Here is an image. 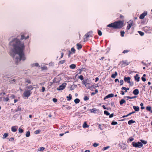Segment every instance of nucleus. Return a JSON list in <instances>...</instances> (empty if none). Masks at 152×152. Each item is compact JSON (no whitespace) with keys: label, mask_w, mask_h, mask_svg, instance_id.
I'll list each match as a JSON object with an SVG mask.
<instances>
[{"label":"nucleus","mask_w":152,"mask_h":152,"mask_svg":"<svg viewBox=\"0 0 152 152\" xmlns=\"http://www.w3.org/2000/svg\"><path fill=\"white\" fill-rule=\"evenodd\" d=\"M10 45L12 46V51L15 54L19 55L20 58H16V63L18 64V61L21 60L24 61L26 59L24 53L25 46L24 43L22 42L19 39L15 38L10 42L9 43Z\"/></svg>","instance_id":"f257e3e1"},{"label":"nucleus","mask_w":152,"mask_h":152,"mask_svg":"<svg viewBox=\"0 0 152 152\" xmlns=\"http://www.w3.org/2000/svg\"><path fill=\"white\" fill-rule=\"evenodd\" d=\"M124 26V21L118 20L111 23L107 27L111 28L113 29H120Z\"/></svg>","instance_id":"f03ea898"},{"label":"nucleus","mask_w":152,"mask_h":152,"mask_svg":"<svg viewBox=\"0 0 152 152\" xmlns=\"http://www.w3.org/2000/svg\"><path fill=\"white\" fill-rule=\"evenodd\" d=\"M132 144L133 147L136 148H140L143 146L142 143L139 142H132Z\"/></svg>","instance_id":"7ed1b4c3"},{"label":"nucleus","mask_w":152,"mask_h":152,"mask_svg":"<svg viewBox=\"0 0 152 152\" xmlns=\"http://www.w3.org/2000/svg\"><path fill=\"white\" fill-rule=\"evenodd\" d=\"M31 90H27L24 91L23 94V97L28 98L31 94Z\"/></svg>","instance_id":"20e7f679"},{"label":"nucleus","mask_w":152,"mask_h":152,"mask_svg":"<svg viewBox=\"0 0 152 152\" xmlns=\"http://www.w3.org/2000/svg\"><path fill=\"white\" fill-rule=\"evenodd\" d=\"M134 25V24L133 23V21L132 20H129L128 22V25L127 26L126 29L129 30L130 28L131 27Z\"/></svg>","instance_id":"39448f33"},{"label":"nucleus","mask_w":152,"mask_h":152,"mask_svg":"<svg viewBox=\"0 0 152 152\" xmlns=\"http://www.w3.org/2000/svg\"><path fill=\"white\" fill-rule=\"evenodd\" d=\"M66 85V83H64L57 88V90L58 91L62 90L65 88Z\"/></svg>","instance_id":"423d86ee"},{"label":"nucleus","mask_w":152,"mask_h":152,"mask_svg":"<svg viewBox=\"0 0 152 152\" xmlns=\"http://www.w3.org/2000/svg\"><path fill=\"white\" fill-rule=\"evenodd\" d=\"M121 64V66L122 67H125L126 66L128 65L129 64V63L127 61H123L120 62Z\"/></svg>","instance_id":"0eeeda50"},{"label":"nucleus","mask_w":152,"mask_h":152,"mask_svg":"<svg viewBox=\"0 0 152 152\" xmlns=\"http://www.w3.org/2000/svg\"><path fill=\"white\" fill-rule=\"evenodd\" d=\"M119 145L120 147V148L123 150L125 149L126 148V144L122 142L120 143Z\"/></svg>","instance_id":"6e6552de"},{"label":"nucleus","mask_w":152,"mask_h":152,"mask_svg":"<svg viewBox=\"0 0 152 152\" xmlns=\"http://www.w3.org/2000/svg\"><path fill=\"white\" fill-rule=\"evenodd\" d=\"M147 11H145L140 15L139 18L140 19H143L144 18L145 16L147 15Z\"/></svg>","instance_id":"1a4fd4ad"},{"label":"nucleus","mask_w":152,"mask_h":152,"mask_svg":"<svg viewBox=\"0 0 152 152\" xmlns=\"http://www.w3.org/2000/svg\"><path fill=\"white\" fill-rule=\"evenodd\" d=\"M131 77H125L124 78V80L125 82H127L128 83H130V80Z\"/></svg>","instance_id":"9d476101"},{"label":"nucleus","mask_w":152,"mask_h":152,"mask_svg":"<svg viewBox=\"0 0 152 152\" xmlns=\"http://www.w3.org/2000/svg\"><path fill=\"white\" fill-rule=\"evenodd\" d=\"M85 37H86V41H87L88 40V38L90 37H91V36L90 32H88L85 34Z\"/></svg>","instance_id":"9b49d317"},{"label":"nucleus","mask_w":152,"mask_h":152,"mask_svg":"<svg viewBox=\"0 0 152 152\" xmlns=\"http://www.w3.org/2000/svg\"><path fill=\"white\" fill-rule=\"evenodd\" d=\"M114 96V94H108L104 98V99H108L111 97H112Z\"/></svg>","instance_id":"f8f14e48"},{"label":"nucleus","mask_w":152,"mask_h":152,"mask_svg":"<svg viewBox=\"0 0 152 152\" xmlns=\"http://www.w3.org/2000/svg\"><path fill=\"white\" fill-rule=\"evenodd\" d=\"M18 128L17 126H13L11 128V130L13 132H15L17 131Z\"/></svg>","instance_id":"ddd939ff"},{"label":"nucleus","mask_w":152,"mask_h":152,"mask_svg":"<svg viewBox=\"0 0 152 152\" xmlns=\"http://www.w3.org/2000/svg\"><path fill=\"white\" fill-rule=\"evenodd\" d=\"M134 78L135 80L137 82H139V81L140 77H139V75L138 74H136L134 76Z\"/></svg>","instance_id":"4468645a"},{"label":"nucleus","mask_w":152,"mask_h":152,"mask_svg":"<svg viewBox=\"0 0 152 152\" xmlns=\"http://www.w3.org/2000/svg\"><path fill=\"white\" fill-rule=\"evenodd\" d=\"M133 93L134 95H137L139 93V90L137 89H135L133 91Z\"/></svg>","instance_id":"2eb2a0df"},{"label":"nucleus","mask_w":152,"mask_h":152,"mask_svg":"<svg viewBox=\"0 0 152 152\" xmlns=\"http://www.w3.org/2000/svg\"><path fill=\"white\" fill-rule=\"evenodd\" d=\"M29 38V36L28 35L26 37H25L24 35L23 34H21V38L20 39L22 40L24 39H28Z\"/></svg>","instance_id":"dca6fc26"},{"label":"nucleus","mask_w":152,"mask_h":152,"mask_svg":"<svg viewBox=\"0 0 152 152\" xmlns=\"http://www.w3.org/2000/svg\"><path fill=\"white\" fill-rule=\"evenodd\" d=\"M83 68L81 69H79L77 70V75L78 74H80L81 73L82 71L83 70Z\"/></svg>","instance_id":"f3484780"},{"label":"nucleus","mask_w":152,"mask_h":152,"mask_svg":"<svg viewBox=\"0 0 152 152\" xmlns=\"http://www.w3.org/2000/svg\"><path fill=\"white\" fill-rule=\"evenodd\" d=\"M118 75L117 73L116 72H115L114 74H113L111 76V77L112 78H115Z\"/></svg>","instance_id":"a211bd4d"},{"label":"nucleus","mask_w":152,"mask_h":152,"mask_svg":"<svg viewBox=\"0 0 152 152\" xmlns=\"http://www.w3.org/2000/svg\"><path fill=\"white\" fill-rule=\"evenodd\" d=\"M133 108L136 111H138L139 110V107L137 106H133Z\"/></svg>","instance_id":"6ab92c4d"},{"label":"nucleus","mask_w":152,"mask_h":152,"mask_svg":"<svg viewBox=\"0 0 152 152\" xmlns=\"http://www.w3.org/2000/svg\"><path fill=\"white\" fill-rule=\"evenodd\" d=\"M97 110H98L95 108H94L93 109H90V111L91 113H95L96 112Z\"/></svg>","instance_id":"aec40b11"},{"label":"nucleus","mask_w":152,"mask_h":152,"mask_svg":"<svg viewBox=\"0 0 152 152\" xmlns=\"http://www.w3.org/2000/svg\"><path fill=\"white\" fill-rule=\"evenodd\" d=\"M76 46H77V48L78 50H80L82 48V45L79 43L77 44H76Z\"/></svg>","instance_id":"412c9836"},{"label":"nucleus","mask_w":152,"mask_h":152,"mask_svg":"<svg viewBox=\"0 0 152 152\" xmlns=\"http://www.w3.org/2000/svg\"><path fill=\"white\" fill-rule=\"evenodd\" d=\"M16 80L15 79H13L10 80L9 81V82L11 84H15L16 83Z\"/></svg>","instance_id":"4be33fe9"},{"label":"nucleus","mask_w":152,"mask_h":152,"mask_svg":"<svg viewBox=\"0 0 152 152\" xmlns=\"http://www.w3.org/2000/svg\"><path fill=\"white\" fill-rule=\"evenodd\" d=\"M3 100L4 101H5V102H9L10 100L9 97L8 96H7L6 97H3Z\"/></svg>","instance_id":"5701e85b"},{"label":"nucleus","mask_w":152,"mask_h":152,"mask_svg":"<svg viewBox=\"0 0 152 152\" xmlns=\"http://www.w3.org/2000/svg\"><path fill=\"white\" fill-rule=\"evenodd\" d=\"M121 89L123 90H125L124 92H126L127 91V90H129V88H126L124 87H123L121 88Z\"/></svg>","instance_id":"b1692460"},{"label":"nucleus","mask_w":152,"mask_h":152,"mask_svg":"<svg viewBox=\"0 0 152 152\" xmlns=\"http://www.w3.org/2000/svg\"><path fill=\"white\" fill-rule=\"evenodd\" d=\"M76 67V65L74 64H72L69 66V67L71 69H74Z\"/></svg>","instance_id":"393cba45"},{"label":"nucleus","mask_w":152,"mask_h":152,"mask_svg":"<svg viewBox=\"0 0 152 152\" xmlns=\"http://www.w3.org/2000/svg\"><path fill=\"white\" fill-rule=\"evenodd\" d=\"M26 88L28 89H30V90L31 91V90H33L34 88V87L31 85H30L26 87Z\"/></svg>","instance_id":"a878e982"},{"label":"nucleus","mask_w":152,"mask_h":152,"mask_svg":"<svg viewBox=\"0 0 152 152\" xmlns=\"http://www.w3.org/2000/svg\"><path fill=\"white\" fill-rule=\"evenodd\" d=\"M66 98H67V100L70 101L72 99V96L71 94H69L68 96H66Z\"/></svg>","instance_id":"bb28decb"},{"label":"nucleus","mask_w":152,"mask_h":152,"mask_svg":"<svg viewBox=\"0 0 152 152\" xmlns=\"http://www.w3.org/2000/svg\"><path fill=\"white\" fill-rule=\"evenodd\" d=\"M126 102V101L124 99H121L120 102V104L121 105H122L123 104Z\"/></svg>","instance_id":"cd10ccee"},{"label":"nucleus","mask_w":152,"mask_h":152,"mask_svg":"<svg viewBox=\"0 0 152 152\" xmlns=\"http://www.w3.org/2000/svg\"><path fill=\"white\" fill-rule=\"evenodd\" d=\"M135 122V121H133V120H131L128 121V124L129 125H131L132 124L134 123Z\"/></svg>","instance_id":"c85d7f7f"},{"label":"nucleus","mask_w":152,"mask_h":152,"mask_svg":"<svg viewBox=\"0 0 152 152\" xmlns=\"http://www.w3.org/2000/svg\"><path fill=\"white\" fill-rule=\"evenodd\" d=\"M80 102V100L79 99L77 98L74 100V102L76 104Z\"/></svg>","instance_id":"c756f323"},{"label":"nucleus","mask_w":152,"mask_h":152,"mask_svg":"<svg viewBox=\"0 0 152 152\" xmlns=\"http://www.w3.org/2000/svg\"><path fill=\"white\" fill-rule=\"evenodd\" d=\"M83 128H87V127H88L89 126L87 125L86 123V122H85L84 123V124H83Z\"/></svg>","instance_id":"7c9ffc66"},{"label":"nucleus","mask_w":152,"mask_h":152,"mask_svg":"<svg viewBox=\"0 0 152 152\" xmlns=\"http://www.w3.org/2000/svg\"><path fill=\"white\" fill-rule=\"evenodd\" d=\"M45 149V148L42 147H41L38 148V151H41L44 150Z\"/></svg>","instance_id":"2f4dec72"},{"label":"nucleus","mask_w":152,"mask_h":152,"mask_svg":"<svg viewBox=\"0 0 152 152\" xmlns=\"http://www.w3.org/2000/svg\"><path fill=\"white\" fill-rule=\"evenodd\" d=\"M8 133H4V134L3 135V136L2 137V138L3 139H4V138H6V137H8Z\"/></svg>","instance_id":"473e14b6"},{"label":"nucleus","mask_w":152,"mask_h":152,"mask_svg":"<svg viewBox=\"0 0 152 152\" xmlns=\"http://www.w3.org/2000/svg\"><path fill=\"white\" fill-rule=\"evenodd\" d=\"M138 32L139 33V34L141 35V36H143L144 35V32H142V31H138Z\"/></svg>","instance_id":"72a5a7b5"},{"label":"nucleus","mask_w":152,"mask_h":152,"mask_svg":"<svg viewBox=\"0 0 152 152\" xmlns=\"http://www.w3.org/2000/svg\"><path fill=\"white\" fill-rule=\"evenodd\" d=\"M151 107L150 106H147L146 107V110L149 111H151Z\"/></svg>","instance_id":"f704fd0d"},{"label":"nucleus","mask_w":152,"mask_h":152,"mask_svg":"<svg viewBox=\"0 0 152 152\" xmlns=\"http://www.w3.org/2000/svg\"><path fill=\"white\" fill-rule=\"evenodd\" d=\"M30 132L29 131H28L26 133V137H28L30 136Z\"/></svg>","instance_id":"c9c22d12"},{"label":"nucleus","mask_w":152,"mask_h":152,"mask_svg":"<svg viewBox=\"0 0 152 152\" xmlns=\"http://www.w3.org/2000/svg\"><path fill=\"white\" fill-rule=\"evenodd\" d=\"M140 141L141 142L142 144L143 143L144 145L146 144L147 143V142L146 141L142 140H140Z\"/></svg>","instance_id":"e433bc0d"},{"label":"nucleus","mask_w":152,"mask_h":152,"mask_svg":"<svg viewBox=\"0 0 152 152\" xmlns=\"http://www.w3.org/2000/svg\"><path fill=\"white\" fill-rule=\"evenodd\" d=\"M137 97V96H132V97L127 96H126V98L128 99H132L135 98Z\"/></svg>","instance_id":"4c0bfd02"},{"label":"nucleus","mask_w":152,"mask_h":152,"mask_svg":"<svg viewBox=\"0 0 152 152\" xmlns=\"http://www.w3.org/2000/svg\"><path fill=\"white\" fill-rule=\"evenodd\" d=\"M78 78L80 79L81 80H83L84 79L83 76L82 75L78 76Z\"/></svg>","instance_id":"58836bf2"},{"label":"nucleus","mask_w":152,"mask_h":152,"mask_svg":"<svg viewBox=\"0 0 152 152\" xmlns=\"http://www.w3.org/2000/svg\"><path fill=\"white\" fill-rule=\"evenodd\" d=\"M117 124H118V123L117 122L115 121H113L111 123V124L112 125H115Z\"/></svg>","instance_id":"ea45409f"},{"label":"nucleus","mask_w":152,"mask_h":152,"mask_svg":"<svg viewBox=\"0 0 152 152\" xmlns=\"http://www.w3.org/2000/svg\"><path fill=\"white\" fill-rule=\"evenodd\" d=\"M121 35V37H123L124 36L125 32L124 31H121L120 32Z\"/></svg>","instance_id":"a19ab883"},{"label":"nucleus","mask_w":152,"mask_h":152,"mask_svg":"<svg viewBox=\"0 0 152 152\" xmlns=\"http://www.w3.org/2000/svg\"><path fill=\"white\" fill-rule=\"evenodd\" d=\"M104 113L105 115H110V113L107 111L105 110L104 112Z\"/></svg>","instance_id":"79ce46f5"},{"label":"nucleus","mask_w":152,"mask_h":152,"mask_svg":"<svg viewBox=\"0 0 152 152\" xmlns=\"http://www.w3.org/2000/svg\"><path fill=\"white\" fill-rule=\"evenodd\" d=\"M83 99L84 100L86 101L89 99V97L87 96H86L84 97Z\"/></svg>","instance_id":"37998d69"},{"label":"nucleus","mask_w":152,"mask_h":152,"mask_svg":"<svg viewBox=\"0 0 152 152\" xmlns=\"http://www.w3.org/2000/svg\"><path fill=\"white\" fill-rule=\"evenodd\" d=\"M41 69L42 71H43L44 70H47V68L46 66H44L43 67H41Z\"/></svg>","instance_id":"c03bdc74"},{"label":"nucleus","mask_w":152,"mask_h":152,"mask_svg":"<svg viewBox=\"0 0 152 152\" xmlns=\"http://www.w3.org/2000/svg\"><path fill=\"white\" fill-rule=\"evenodd\" d=\"M98 34L99 35L101 36L102 35V32L101 31L99 30H98Z\"/></svg>","instance_id":"a18cd8bd"},{"label":"nucleus","mask_w":152,"mask_h":152,"mask_svg":"<svg viewBox=\"0 0 152 152\" xmlns=\"http://www.w3.org/2000/svg\"><path fill=\"white\" fill-rule=\"evenodd\" d=\"M18 131L19 133H22L23 132V130L22 129L20 128L19 129Z\"/></svg>","instance_id":"49530a36"},{"label":"nucleus","mask_w":152,"mask_h":152,"mask_svg":"<svg viewBox=\"0 0 152 152\" xmlns=\"http://www.w3.org/2000/svg\"><path fill=\"white\" fill-rule=\"evenodd\" d=\"M99 145L98 143H94L93 144V146L94 147H96L98 146Z\"/></svg>","instance_id":"de8ad7c7"},{"label":"nucleus","mask_w":152,"mask_h":152,"mask_svg":"<svg viewBox=\"0 0 152 152\" xmlns=\"http://www.w3.org/2000/svg\"><path fill=\"white\" fill-rule=\"evenodd\" d=\"M65 60H61V61H59V63L60 64H64L65 62Z\"/></svg>","instance_id":"09e8293b"},{"label":"nucleus","mask_w":152,"mask_h":152,"mask_svg":"<svg viewBox=\"0 0 152 152\" xmlns=\"http://www.w3.org/2000/svg\"><path fill=\"white\" fill-rule=\"evenodd\" d=\"M33 66H39V64L38 63H35L33 64Z\"/></svg>","instance_id":"8fccbe9b"},{"label":"nucleus","mask_w":152,"mask_h":152,"mask_svg":"<svg viewBox=\"0 0 152 152\" xmlns=\"http://www.w3.org/2000/svg\"><path fill=\"white\" fill-rule=\"evenodd\" d=\"M129 51V50H125L123 51L122 53L124 54H125L128 53Z\"/></svg>","instance_id":"3c124183"},{"label":"nucleus","mask_w":152,"mask_h":152,"mask_svg":"<svg viewBox=\"0 0 152 152\" xmlns=\"http://www.w3.org/2000/svg\"><path fill=\"white\" fill-rule=\"evenodd\" d=\"M25 83H28L30 84L31 81L29 79H26L25 81Z\"/></svg>","instance_id":"603ef678"},{"label":"nucleus","mask_w":152,"mask_h":152,"mask_svg":"<svg viewBox=\"0 0 152 152\" xmlns=\"http://www.w3.org/2000/svg\"><path fill=\"white\" fill-rule=\"evenodd\" d=\"M109 148H110L109 146H107L104 147L103 148L102 150L103 151H104V150H105Z\"/></svg>","instance_id":"864d4df0"},{"label":"nucleus","mask_w":152,"mask_h":152,"mask_svg":"<svg viewBox=\"0 0 152 152\" xmlns=\"http://www.w3.org/2000/svg\"><path fill=\"white\" fill-rule=\"evenodd\" d=\"M71 51L74 53H75V50L74 48H72L71 49Z\"/></svg>","instance_id":"5fc2aeb1"},{"label":"nucleus","mask_w":152,"mask_h":152,"mask_svg":"<svg viewBox=\"0 0 152 152\" xmlns=\"http://www.w3.org/2000/svg\"><path fill=\"white\" fill-rule=\"evenodd\" d=\"M120 85L121 86V85H123V83H124V81H123V80H120Z\"/></svg>","instance_id":"6e6d98bb"},{"label":"nucleus","mask_w":152,"mask_h":152,"mask_svg":"<svg viewBox=\"0 0 152 152\" xmlns=\"http://www.w3.org/2000/svg\"><path fill=\"white\" fill-rule=\"evenodd\" d=\"M40 132V131L39 130H38L35 131L34 133L35 134H38Z\"/></svg>","instance_id":"4d7b16f0"},{"label":"nucleus","mask_w":152,"mask_h":152,"mask_svg":"<svg viewBox=\"0 0 152 152\" xmlns=\"http://www.w3.org/2000/svg\"><path fill=\"white\" fill-rule=\"evenodd\" d=\"M53 101L54 102H57V100L56 98H53Z\"/></svg>","instance_id":"13d9d810"},{"label":"nucleus","mask_w":152,"mask_h":152,"mask_svg":"<svg viewBox=\"0 0 152 152\" xmlns=\"http://www.w3.org/2000/svg\"><path fill=\"white\" fill-rule=\"evenodd\" d=\"M42 92H44L45 91V88L44 87V86H42Z\"/></svg>","instance_id":"bf43d9fd"},{"label":"nucleus","mask_w":152,"mask_h":152,"mask_svg":"<svg viewBox=\"0 0 152 152\" xmlns=\"http://www.w3.org/2000/svg\"><path fill=\"white\" fill-rule=\"evenodd\" d=\"M141 79L143 82H145L146 81V79L143 77H141Z\"/></svg>","instance_id":"052dcab7"},{"label":"nucleus","mask_w":152,"mask_h":152,"mask_svg":"<svg viewBox=\"0 0 152 152\" xmlns=\"http://www.w3.org/2000/svg\"><path fill=\"white\" fill-rule=\"evenodd\" d=\"M66 108L68 110H70L72 108V107L70 106H67L66 107Z\"/></svg>","instance_id":"680f3d73"},{"label":"nucleus","mask_w":152,"mask_h":152,"mask_svg":"<svg viewBox=\"0 0 152 152\" xmlns=\"http://www.w3.org/2000/svg\"><path fill=\"white\" fill-rule=\"evenodd\" d=\"M129 141H130V142H132V141H133V140H134V139L133 138H129Z\"/></svg>","instance_id":"e2e57ef3"},{"label":"nucleus","mask_w":152,"mask_h":152,"mask_svg":"<svg viewBox=\"0 0 152 152\" xmlns=\"http://www.w3.org/2000/svg\"><path fill=\"white\" fill-rule=\"evenodd\" d=\"M109 118H111L112 117H113V115H114V114H113V113H112L110 115H109Z\"/></svg>","instance_id":"0e129e2a"},{"label":"nucleus","mask_w":152,"mask_h":152,"mask_svg":"<svg viewBox=\"0 0 152 152\" xmlns=\"http://www.w3.org/2000/svg\"><path fill=\"white\" fill-rule=\"evenodd\" d=\"M15 96L14 95V94H12L11 96V97L12 98V99H14L15 98Z\"/></svg>","instance_id":"69168bd1"},{"label":"nucleus","mask_w":152,"mask_h":152,"mask_svg":"<svg viewBox=\"0 0 152 152\" xmlns=\"http://www.w3.org/2000/svg\"><path fill=\"white\" fill-rule=\"evenodd\" d=\"M121 94L122 95H124V92L123 91H121Z\"/></svg>","instance_id":"338daca9"},{"label":"nucleus","mask_w":152,"mask_h":152,"mask_svg":"<svg viewBox=\"0 0 152 152\" xmlns=\"http://www.w3.org/2000/svg\"><path fill=\"white\" fill-rule=\"evenodd\" d=\"M120 18H121V19H124V16L122 15H120Z\"/></svg>","instance_id":"774afa93"}]
</instances>
